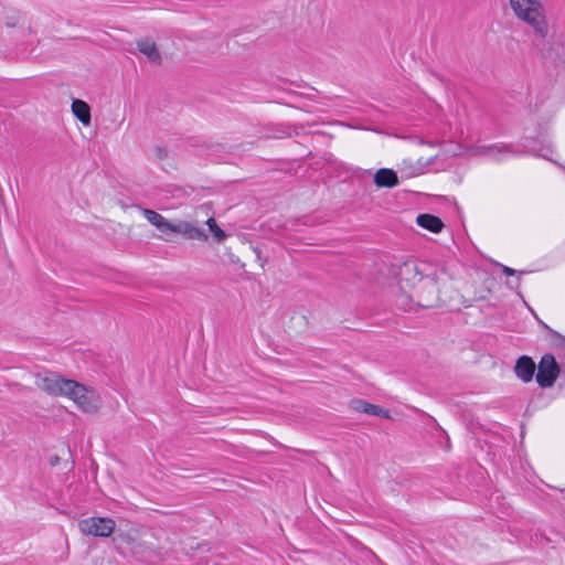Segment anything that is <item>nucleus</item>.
Listing matches in <instances>:
<instances>
[{"label": "nucleus", "instance_id": "nucleus-1", "mask_svg": "<svg viewBox=\"0 0 565 565\" xmlns=\"http://www.w3.org/2000/svg\"><path fill=\"white\" fill-rule=\"evenodd\" d=\"M515 17L526 23L540 36L548 33L546 10L542 0H510Z\"/></svg>", "mask_w": 565, "mask_h": 565}, {"label": "nucleus", "instance_id": "nucleus-2", "mask_svg": "<svg viewBox=\"0 0 565 565\" xmlns=\"http://www.w3.org/2000/svg\"><path fill=\"white\" fill-rule=\"evenodd\" d=\"M66 385L68 388L65 396L71 398L84 413H95L100 407V398L97 393L72 380Z\"/></svg>", "mask_w": 565, "mask_h": 565}, {"label": "nucleus", "instance_id": "nucleus-3", "mask_svg": "<svg viewBox=\"0 0 565 565\" xmlns=\"http://www.w3.org/2000/svg\"><path fill=\"white\" fill-rule=\"evenodd\" d=\"M71 381L56 373L44 371L36 374L35 384L50 395L65 396L66 391L70 390L66 384Z\"/></svg>", "mask_w": 565, "mask_h": 565}, {"label": "nucleus", "instance_id": "nucleus-4", "mask_svg": "<svg viewBox=\"0 0 565 565\" xmlns=\"http://www.w3.org/2000/svg\"><path fill=\"white\" fill-rule=\"evenodd\" d=\"M78 527L83 534L109 536L115 529V522L108 518H88L79 521Z\"/></svg>", "mask_w": 565, "mask_h": 565}, {"label": "nucleus", "instance_id": "nucleus-5", "mask_svg": "<svg viewBox=\"0 0 565 565\" xmlns=\"http://www.w3.org/2000/svg\"><path fill=\"white\" fill-rule=\"evenodd\" d=\"M559 374V367L553 355H544L537 366L536 382L543 387H552Z\"/></svg>", "mask_w": 565, "mask_h": 565}, {"label": "nucleus", "instance_id": "nucleus-6", "mask_svg": "<svg viewBox=\"0 0 565 565\" xmlns=\"http://www.w3.org/2000/svg\"><path fill=\"white\" fill-rule=\"evenodd\" d=\"M514 372L521 381L529 383L534 376L535 363L531 358L523 355L518 359L514 366Z\"/></svg>", "mask_w": 565, "mask_h": 565}, {"label": "nucleus", "instance_id": "nucleus-7", "mask_svg": "<svg viewBox=\"0 0 565 565\" xmlns=\"http://www.w3.org/2000/svg\"><path fill=\"white\" fill-rule=\"evenodd\" d=\"M170 233H179L190 239H205L207 236L203 230L192 225L189 222L171 223Z\"/></svg>", "mask_w": 565, "mask_h": 565}, {"label": "nucleus", "instance_id": "nucleus-8", "mask_svg": "<svg viewBox=\"0 0 565 565\" xmlns=\"http://www.w3.org/2000/svg\"><path fill=\"white\" fill-rule=\"evenodd\" d=\"M374 183L379 188H393L398 184V177L392 169L382 168L374 174Z\"/></svg>", "mask_w": 565, "mask_h": 565}, {"label": "nucleus", "instance_id": "nucleus-9", "mask_svg": "<svg viewBox=\"0 0 565 565\" xmlns=\"http://www.w3.org/2000/svg\"><path fill=\"white\" fill-rule=\"evenodd\" d=\"M143 216L146 220L156 226L161 233L168 234L171 230V223L166 220L161 214L153 210L145 209Z\"/></svg>", "mask_w": 565, "mask_h": 565}, {"label": "nucleus", "instance_id": "nucleus-10", "mask_svg": "<svg viewBox=\"0 0 565 565\" xmlns=\"http://www.w3.org/2000/svg\"><path fill=\"white\" fill-rule=\"evenodd\" d=\"M417 224L431 233H439L444 227V223L438 216L426 213L417 216Z\"/></svg>", "mask_w": 565, "mask_h": 565}, {"label": "nucleus", "instance_id": "nucleus-11", "mask_svg": "<svg viewBox=\"0 0 565 565\" xmlns=\"http://www.w3.org/2000/svg\"><path fill=\"white\" fill-rule=\"evenodd\" d=\"M138 50L146 55L151 62L160 63L161 55L156 46V43L149 39L140 40L137 43Z\"/></svg>", "mask_w": 565, "mask_h": 565}, {"label": "nucleus", "instance_id": "nucleus-12", "mask_svg": "<svg viewBox=\"0 0 565 565\" xmlns=\"http://www.w3.org/2000/svg\"><path fill=\"white\" fill-rule=\"evenodd\" d=\"M74 116L84 125L90 124V108L88 104L81 99H74L72 103Z\"/></svg>", "mask_w": 565, "mask_h": 565}, {"label": "nucleus", "instance_id": "nucleus-13", "mask_svg": "<svg viewBox=\"0 0 565 565\" xmlns=\"http://www.w3.org/2000/svg\"><path fill=\"white\" fill-rule=\"evenodd\" d=\"M354 409L365 413L371 416L388 417V411L379 405L371 404L364 401H354Z\"/></svg>", "mask_w": 565, "mask_h": 565}, {"label": "nucleus", "instance_id": "nucleus-14", "mask_svg": "<svg viewBox=\"0 0 565 565\" xmlns=\"http://www.w3.org/2000/svg\"><path fill=\"white\" fill-rule=\"evenodd\" d=\"M206 224L217 241H223L226 237L225 232L217 226V224L213 217H210L206 221Z\"/></svg>", "mask_w": 565, "mask_h": 565}, {"label": "nucleus", "instance_id": "nucleus-15", "mask_svg": "<svg viewBox=\"0 0 565 565\" xmlns=\"http://www.w3.org/2000/svg\"><path fill=\"white\" fill-rule=\"evenodd\" d=\"M502 267V270L503 273H505L507 275H514V269L510 268V267H507V266H501Z\"/></svg>", "mask_w": 565, "mask_h": 565}]
</instances>
